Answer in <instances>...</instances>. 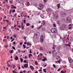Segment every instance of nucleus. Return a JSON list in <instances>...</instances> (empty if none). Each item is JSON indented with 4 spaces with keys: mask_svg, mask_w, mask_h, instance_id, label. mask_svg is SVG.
<instances>
[{
    "mask_svg": "<svg viewBox=\"0 0 73 73\" xmlns=\"http://www.w3.org/2000/svg\"><path fill=\"white\" fill-rule=\"evenodd\" d=\"M50 31L53 33H56L57 32V29L56 28H52L50 30Z\"/></svg>",
    "mask_w": 73,
    "mask_h": 73,
    "instance_id": "nucleus-1",
    "label": "nucleus"
},
{
    "mask_svg": "<svg viewBox=\"0 0 73 73\" xmlns=\"http://www.w3.org/2000/svg\"><path fill=\"white\" fill-rule=\"evenodd\" d=\"M66 25L64 24H63L62 25V27H60V30H62V31H63L64 29V28H66Z\"/></svg>",
    "mask_w": 73,
    "mask_h": 73,
    "instance_id": "nucleus-2",
    "label": "nucleus"
},
{
    "mask_svg": "<svg viewBox=\"0 0 73 73\" xmlns=\"http://www.w3.org/2000/svg\"><path fill=\"white\" fill-rule=\"evenodd\" d=\"M52 55L53 56H57V52H56V50H54L52 52Z\"/></svg>",
    "mask_w": 73,
    "mask_h": 73,
    "instance_id": "nucleus-3",
    "label": "nucleus"
},
{
    "mask_svg": "<svg viewBox=\"0 0 73 73\" xmlns=\"http://www.w3.org/2000/svg\"><path fill=\"white\" fill-rule=\"evenodd\" d=\"M35 35L36 36V38H38L39 37V36H40V34L38 32H36L35 34Z\"/></svg>",
    "mask_w": 73,
    "mask_h": 73,
    "instance_id": "nucleus-4",
    "label": "nucleus"
},
{
    "mask_svg": "<svg viewBox=\"0 0 73 73\" xmlns=\"http://www.w3.org/2000/svg\"><path fill=\"white\" fill-rule=\"evenodd\" d=\"M40 40L41 42H43V41H44V38H43V35H41Z\"/></svg>",
    "mask_w": 73,
    "mask_h": 73,
    "instance_id": "nucleus-5",
    "label": "nucleus"
},
{
    "mask_svg": "<svg viewBox=\"0 0 73 73\" xmlns=\"http://www.w3.org/2000/svg\"><path fill=\"white\" fill-rule=\"evenodd\" d=\"M71 20V19H70V17H68L66 18V21L67 22H68V23H70V20Z\"/></svg>",
    "mask_w": 73,
    "mask_h": 73,
    "instance_id": "nucleus-6",
    "label": "nucleus"
},
{
    "mask_svg": "<svg viewBox=\"0 0 73 73\" xmlns=\"http://www.w3.org/2000/svg\"><path fill=\"white\" fill-rule=\"evenodd\" d=\"M68 59L69 62L70 63L72 62H73V60H72V59L71 58H68Z\"/></svg>",
    "mask_w": 73,
    "mask_h": 73,
    "instance_id": "nucleus-7",
    "label": "nucleus"
},
{
    "mask_svg": "<svg viewBox=\"0 0 73 73\" xmlns=\"http://www.w3.org/2000/svg\"><path fill=\"white\" fill-rule=\"evenodd\" d=\"M54 17L56 19H57L58 17V15H55L54 16Z\"/></svg>",
    "mask_w": 73,
    "mask_h": 73,
    "instance_id": "nucleus-8",
    "label": "nucleus"
},
{
    "mask_svg": "<svg viewBox=\"0 0 73 73\" xmlns=\"http://www.w3.org/2000/svg\"><path fill=\"white\" fill-rule=\"evenodd\" d=\"M39 7L41 8H43L44 7V5L42 4H39Z\"/></svg>",
    "mask_w": 73,
    "mask_h": 73,
    "instance_id": "nucleus-9",
    "label": "nucleus"
},
{
    "mask_svg": "<svg viewBox=\"0 0 73 73\" xmlns=\"http://www.w3.org/2000/svg\"><path fill=\"white\" fill-rule=\"evenodd\" d=\"M28 64H25L24 65V67L25 68H28Z\"/></svg>",
    "mask_w": 73,
    "mask_h": 73,
    "instance_id": "nucleus-10",
    "label": "nucleus"
},
{
    "mask_svg": "<svg viewBox=\"0 0 73 73\" xmlns=\"http://www.w3.org/2000/svg\"><path fill=\"white\" fill-rule=\"evenodd\" d=\"M16 1L17 2V3H21L22 2V0H16Z\"/></svg>",
    "mask_w": 73,
    "mask_h": 73,
    "instance_id": "nucleus-11",
    "label": "nucleus"
},
{
    "mask_svg": "<svg viewBox=\"0 0 73 73\" xmlns=\"http://www.w3.org/2000/svg\"><path fill=\"white\" fill-rule=\"evenodd\" d=\"M62 22L63 23H65V20L64 19H62Z\"/></svg>",
    "mask_w": 73,
    "mask_h": 73,
    "instance_id": "nucleus-12",
    "label": "nucleus"
},
{
    "mask_svg": "<svg viewBox=\"0 0 73 73\" xmlns=\"http://www.w3.org/2000/svg\"><path fill=\"white\" fill-rule=\"evenodd\" d=\"M57 60H60V56H58L56 57Z\"/></svg>",
    "mask_w": 73,
    "mask_h": 73,
    "instance_id": "nucleus-13",
    "label": "nucleus"
},
{
    "mask_svg": "<svg viewBox=\"0 0 73 73\" xmlns=\"http://www.w3.org/2000/svg\"><path fill=\"white\" fill-rule=\"evenodd\" d=\"M15 59L16 60H19V58H18L17 56H16L15 58Z\"/></svg>",
    "mask_w": 73,
    "mask_h": 73,
    "instance_id": "nucleus-14",
    "label": "nucleus"
},
{
    "mask_svg": "<svg viewBox=\"0 0 73 73\" xmlns=\"http://www.w3.org/2000/svg\"><path fill=\"white\" fill-rule=\"evenodd\" d=\"M41 30L42 32H44L45 30V29L44 28H43L41 29Z\"/></svg>",
    "mask_w": 73,
    "mask_h": 73,
    "instance_id": "nucleus-15",
    "label": "nucleus"
},
{
    "mask_svg": "<svg viewBox=\"0 0 73 73\" xmlns=\"http://www.w3.org/2000/svg\"><path fill=\"white\" fill-rule=\"evenodd\" d=\"M61 13L62 15H65V13L64 12H61Z\"/></svg>",
    "mask_w": 73,
    "mask_h": 73,
    "instance_id": "nucleus-16",
    "label": "nucleus"
},
{
    "mask_svg": "<svg viewBox=\"0 0 73 73\" xmlns=\"http://www.w3.org/2000/svg\"><path fill=\"white\" fill-rule=\"evenodd\" d=\"M30 68L31 69L33 70H34V68L33 67V66H30Z\"/></svg>",
    "mask_w": 73,
    "mask_h": 73,
    "instance_id": "nucleus-17",
    "label": "nucleus"
},
{
    "mask_svg": "<svg viewBox=\"0 0 73 73\" xmlns=\"http://www.w3.org/2000/svg\"><path fill=\"white\" fill-rule=\"evenodd\" d=\"M20 60L21 62H23V58H20Z\"/></svg>",
    "mask_w": 73,
    "mask_h": 73,
    "instance_id": "nucleus-18",
    "label": "nucleus"
},
{
    "mask_svg": "<svg viewBox=\"0 0 73 73\" xmlns=\"http://www.w3.org/2000/svg\"><path fill=\"white\" fill-rule=\"evenodd\" d=\"M46 60H47V59L46 58L42 59V60L43 61H46Z\"/></svg>",
    "mask_w": 73,
    "mask_h": 73,
    "instance_id": "nucleus-19",
    "label": "nucleus"
},
{
    "mask_svg": "<svg viewBox=\"0 0 73 73\" xmlns=\"http://www.w3.org/2000/svg\"><path fill=\"white\" fill-rule=\"evenodd\" d=\"M66 72V70H65L64 71L62 70L61 71V73H65Z\"/></svg>",
    "mask_w": 73,
    "mask_h": 73,
    "instance_id": "nucleus-20",
    "label": "nucleus"
},
{
    "mask_svg": "<svg viewBox=\"0 0 73 73\" xmlns=\"http://www.w3.org/2000/svg\"><path fill=\"white\" fill-rule=\"evenodd\" d=\"M23 62L24 63H28V62H27V60H25L23 61Z\"/></svg>",
    "mask_w": 73,
    "mask_h": 73,
    "instance_id": "nucleus-21",
    "label": "nucleus"
},
{
    "mask_svg": "<svg viewBox=\"0 0 73 73\" xmlns=\"http://www.w3.org/2000/svg\"><path fill=\"white\" fill-rule=\"evenodd\" d=\"M48 11L49 12H51V9L49 8H48Z\"/></svg>",
    "mask_w": 73,
    "mask_h": 73,
    "instance_id": "nucleus-22",
    "label": "nucleus"
},
{
    "mask_svg": "<svg viewBox=\"0 0 73 73\" xmlns=\"http://www.w3.org/2000/svg\"><path fill=\"white\" fill-rule=\"evenodd\" d=\"M60 3H59L57 5V6H58V9H59V8H60Z\"/></svg>",
    "mask_w": 73,
    "mask_h": 73,
    "instance_id": "nucleus-23",
    "label": "nucleus"
},
{
    "mask_svg": "<svg viewBox=\"0 0 73 73\" xmlns=\"http://www.w3.org/2000/svg\"><path fill=\"white\" fill-rule=\"evenodd\" d=\"M65 45L66 46H70V44H65Z\"/></svg>",
    "mask_w": 73,
    "mask_h": 73,
    "instance_id": "nucleus-24",
    "label": "nucleus"
},
{
    "mask_svg": "<svg viewBox=\"0 0 73 73\" xmlns=\"http://www.w3.org/2000/svg\"><path fill=\"white\" fill-rule=\"evenodd\" d=\"M27 27H28L29 25H30V24L29 23H27L26 24Z\"/></svg>",
    "mask_w": 73,
    "mask_h": 73,
    "instance_id": "nucleus-25",
    "label": "nucleus"
},
{
    "mask_svg": "<svg viewBox=\"0 0 73 73\" xmlns=\"http://www.w3.org/2000/svg\"><path fill=\"white\" fill-rule=\"evenodd\" d=\"M41 27H42V25L40 26L38 28V30H39V29H40V28H41Z\"/></svg>",
    "mask_w": 73,
    "mask_h": 73,
    "instance_id": "nucleus-26",
    "label": "nucleus"
},
{
    "mask_svg": "<svg viewBox=\"0 0 73 73\" xmlns=\"http://www.w3.org/2000/svg\"><path fill=\"white\" fill-rule=\"evenodd\" d=\"M12 48L13 49H14V50H16V48H15V46H13Z\"/></svg>",
    "mask_w": 73,
    "mask_h": 73,
    "instance_id": "nucleus-27",
    "label": "nucleus"
},
{
    "mask_svg": "<svg viewBox=\"0 0 73 73\" xmlns=\"http://www.w3.org/2000/svg\"><path fill=\"white\" fill-rule=\"evenodd\" d=\"M43 71L44 72H46V71H45V70H46V69H43Z\"/></svg>",
    "mask_w": 73,
    "mask_h": 73,
    "instance_id": "nucleus-28",
    "label": "nucleus"
},
{
    "mask_svg": "<svg viewBox=\"0 0 73 73\" xmlns=\"http://www.w3.org/2000/svg\"><path fill=\"white\" fill-rule=\"evenodd\" d=\"M10 54H12V53H13V50H12L10 51Z\"/></svg>",
    "mask_w": 73,
    "mask_h": 73,
    "instance_id": "nucleus-29",
    "label": "nucleus"
},
{
    "mask_svg": "<svg viewBox=\"0 0 73 73\" xmlns=\"http://www.w3.org/2000/svg\"><path fill=\"white\" fill-rule=\"evenodd\" d=\"M12 10L10 9V11L9 12V14H11V13L12 12Z\"/></svg>",
    "mask_w": 73,
    "mask_h": 73,
    "instance_id": "nucleus-30",
    "label": "nucleus"
},
{
    "mask_svg": "<svg viewBox=\"0 0 73 73\" xmlns=\"http://www.w3.org/2000/svg\"><path fill=\"white\" fill-rule=\"evenodd\" d=\"M27 44H28V45H32V44H31V43H29V42H27Z\"/></svg>",
    "mask_w": 73,
    "mask_h": 73,
    "instance_id": "nucleus-31",
    "label": "nucleus"
},
{
    "mask_svg": "<svg viewBox=\"0 0 73 73\" xmlns=\"http://www.w3.org/2000/svg\"><path fill=\"white\" fill-rule=\"evenodd\" d=\"M16 6H14L11 8V9H13V8H14L15 9H16Z\"/></svg>",
    "mask_w": 73,
    "mask_h": 73,
    "instance_id": "nucleus-32",
    "label": "nucleus"
},
{
    "mask_svg": "<svg viewBox=\"0 0 73 73\" xmlns=\"http://www.w3.org/2000/svg\"><path fill=\"white\" fill-rule=\"evenodd\" d=\"M23 46L24 47V49H25V48H26V46H25V44H24Z\"/></svg>",
    "mask_w": 73,
    "mask_h": 73,
    "instance_id": "nucleus-33",
    "label": "nucleus"
},
{
    "mask_svg": "<svg viewBox=\"0 0 73 73\" xmlns=\"http://www.w3.org/2000/svg\"><path fill=\"white\" fill-rule=\"evenodd\" d=\"M5 47L6 48H8V45H5Z\"/></svg>",
    "mask_w": 73,
    "mask_h": 73,
    "instance_id": "nucleus-34",
    "label": "nucleus"
},
{
    "mask_svg": "<svg viewBox=\"0 0 73 73\" xmlns=\"http://www.w3.org/2000/svg\"><path fill=\"white\" fill-rule=\"evenodd\" d=\"M13 12H15V10H13L12 11V13H13Z\"/></svg>",
    "mask_w": 73,
    "mask_h": 73,
    "instance_id": "nucleus-35",
    "label": "nucleus"
},
{
    "mask_svg": "<svg viewBox=\"0 0 73 73\" xmlns=\"http://www.w3.org/2000/svg\"><path fill=\"white\" fill-rule=\"evenodd\" d=\"M58 62L59 64H60V63L61 62V61H60V60H59L58 61Z\"/></svg>",
    "mask_w": 73,
    "mask_h": 73,
    "instance_id": "nucleus-36",
    "label": "nucleus"
},
{
    "mask_svg": "<svg viewBox=\"0 0 73 73\" xmlns=\"http://www.w3.org/2000/svg\"><path fill=\"white\" fill-rule=\"evenodd\" d=\"M35 64L36 65H37V61H36L35 62Z\"/></svg>",
    "mask_w": 73,
    "mask_h": 73,
    "instance_id": "nucleus-37",
    "label": "nucleus"
},
{
    "mask_svg": "<svg viewBox=\"0 0 73 73\" xmlns=\"http://www.w3.org/2000/svg\"><path fill=\"white\" fill-rule=\"evenodd\" d=\"M27 5H29L30 4V3L29 2H27Z\"/></svg>",
    "mask_w": 73,
    "mask_h": 73,
    "instance_id": "nucleus-38",
    "label": "nucleus"
},
{
    "mask_svg": "<svg viewBox=\"0 0 73 73\" xmlns=\"http://www.w3.org/2000/svg\"><path fill=\"white\" fill-rule=\"evenodd\" d=\"M40 50H43V48H42V47H40Z\"/></svg>",
    "mask_w": 73,
    "mask_h": 73,
    "instance_id": "nucleus-39",
    "label": "nucleus"
},
{
    "mask_svg": "<svg viewBox=\"0 0 73 73\" xmlns=\"http://www.w3.org/2000/svg\"><path fill=\"white\" fill-rule=\"evenodd\" d=\"M40 17H44V16H43V15L42 14H41L40 15Z\"/></svg>",
    "mask_w": 73,
    "mask_h": 73,
    "instance_id": "nucleus-40",
    "label": "nucleus"
},
{
    "mask_svg": "<svg viewBox=\"0 0 73 73\" xmlns=\"http://www.w3.org/2000/svg\"><path fill=\"white\" fill-rule=\"evenodd\" d=\"M13 73H16V71H15L14 70H13Z\"/></svg>",
    "mask_w": 73,
    "mask_h": 73,
    "instance_id": "nucleus-41",
    "label": "nucleus"
},
{
    "mask_svg": "<svg viewBox=\"0 0 73 73\" xmlns=\"http://www.w3.org/2000/svg\"><path fill=\"white\" fill-rule=\"evenodd\" d=\"M14 40H15V39H14V38H13L12 40H11V42H12Z\"/></svg>",
    "mask_w": 73,
    "mask_h": 73,
    "instance_id": "nucleus-42",
    "label": "nucleus"
},
{
    "mask_svg": "<svg viewBox=\"0 0 73 73\" xmlns=\"http://www.w3.org/2000/svg\"><path fill=\"white\" fill-rule=\"evenodd\" d=\"M61 68H59V69L58 70V72H59V71H60L61 70Z\"/></svg>",
    "mask_w": 73,
    "mask_h": 73,
    "instance_id": "nucleus-43",
    "label": "nucleus"
},
{
    "mask_svg": "<svg viewBox=\"0 0 73 73\" xmlns=\"http://www.w3.org/2000/svg\"><path fill=\"white\" fill-rule=\"evenodd\" d=\"M53 66L54 68H56V66L55 65V64L53 65Z\"/></svg>",
    "mask_w": 73,
    "mask_h": 73,
    "instance_id": "nucleus-44",
    "label": "nucleus"
},
{
    "mask_svg": "<svg viewBox=\"0 0 73 73\" xmlns=\"http://www.w3.org/2000/svg\"><path fill=\"white\" fill-rule=\"evenodd\" d=\"M21 28L22 29H24V26H21Z\"/></svg>",
    "mask_w": 73,
    "mask_h": 73,
    "instance_id": "nucleus-45",
    "label": "nucleus"
},
{
    "mask_svg": "<svg viewBox=\"0 0 73 73\" xmlns=\"http://www.w3.org/2000/svg\"><path fill=\"white\" fill-rule=\"evenodd\" d=\"M7 66H8L9 67L11 66V65L9 64V63L7 64Z\"/></svg>",
    "mask_w": 73,
    "mask_h": 73,
    "instance_id": "nucleus-46",
    "label": "nucleus"
},
{
    "mask_svg": "<svg viewBox=\"0 0 73 73\" xmlns=\"http://www.w3.org/2000/svg\"><path fill=\"white\" fill-rule=\"evenodd\" d=\"M18 27H19V28H21V25L20 26V25H18Z\"/></svg>",
    "mask_w": 73,
    "mask_h": 73,
    "instance_id": "nucleus-47",
    "label": "nucleus"
},
{
    "mask_svg": "<svg viewBox=\"0 0 73 73\" xmlns=\"http://www.w3.org/2000/svg\"><path fill=\"white\" fill-rule=\"evenodd\" d=\"M29 53H32V51L31 50V49H30Z\"/></svg>",
    "mask_w": 73,
    "mask_h": 73,
    "instance_id": "nucleus-48",
    "label": "nucleus"
},
{
    "mask_svg": "<svg viewBox=\"0 0 73 73\" xmlns=\"http://www.w3.org/2000/svg\"><path fill=\"white\" fill-rule=\"evenodd\" d=\"M17 48H21V47H20L19 46H17Z\"/></svg>",
    "mask_w": 73,
    "mask_h": 73,
    "instance_id": "nucleus-49",
    "label": "nucleus"
},
{
    "mask_svg": "<svg viewBox=\"0 0 73 73\" xmlns=\"http://www.w3.org/2000/svg\"><path fill=\"white\" fill-rule=\"evenodd\" d=\"M6 21V22H7V23H8V22H9V21H8V20L7 19Z\"/></svg>",
    "mask_w": 73,
    "mask_h": 73,
    "instance_id": "nucleus-50",
    "label": "nucleus"
},
{
    "mask_svg": "<svg viewBox=\"0 0 73 73\" xmlns=\"http://www.w3.org/2000/svg\"><path fill=\"white\" fill-rule=\"evenodd\" d=\"M53 26L54 27H56V24H54L53 25Z\"/></svg>",
    "mask_w": 73,
    "mask_h": 73,
    "instance_id": "nucleus-51",
    "label": "nucleus"
},
{
    "mask_svg": "<svg viewBox=\"0 0 73 73\" xmlns=\"http://www.w3.org/2000/svg\"><path fill=\"white\" fill-rule=\"evenodd\" d=\"M3 28L4 29H6L7 28V27H5Z\"/></svg>",
    "mask_w": 73,
    "mask_h": 73,
    "instance_id": "nucleus-52",
    "label": "nucleus"
},
{
    "mask_svg": "<svg viewBox=\"0 0 73 73\" xmlns=\"http://www.w3.org/2000/svg\"><path fill=\"white\" fill-rule=\"evenodd\" d=\"M14 36H15V38H16V37H17V36H16V35L15 34L14 35Z\"/></svg>",
    "mask_w": 73,
    "mask_h": 73,
    "instance_id": "nucleus-53",
    "label": "nucleus"
},
{
    "mask_svg": "<svg viewBox=\"0 0 73 73\" xmlns=\"http://www.w3.org/2000/svg\"><path fill=\"white\" fill-rule=\"evenodd\" d=\"M32 56V54H29V56Z\"/></svg>",
    "mask_w": 73,
    "mask_h": 73,
    "instance_id": "nucleus-54",
    "label": "nucleus"
},
{
    "mask_svg": "<svg viewBox=\"0 0 73 73\" xmlns=\"http://www.w3.org/2000/svg\"><path fill=\"white\" fill-rule=\"evenodd\" d=\"M22 44H23V43L22 42H21L20 43V44L21 45H22Z\"/></svg>",
    "mask_w": 73,
    "mask_h": 73,
    "instance_id": "nucleus-55",
    "label": "nucleus"
},
{
    "mask_svg": "<svg viewBox=\"0 0 73 73\" xmlns=\"http://www.w3.org/2000/svg\"><path fill=\"white\" fill-rule=\"evenodd\" d=\"M16 15H17V13H15V15L14 16H15V17H16Z\"/></svg>",
    "mask_w": 73,
    "mask_h": 73,
    "instance_id": "nucleus-56",
    "label": "nucleus"
},
{
    "mask_svg": "<svg viewBox=\"0 0 73 73\" xmlns=\"http://www.w3.org/2000/svg\"><path fill=\"white\" fill-rule=\"evenodd\" d=\"M23 22H22V24H21V26H23Z\"/></svg>",
    "mask_w": 73,
    "mask_h": 73,
    "instance_id": "nucleus-57",
    "label": "nucleus"
},
{
    "mask_svg": "<svg viewBox=\"0 0 73 73\" xmlns=\"http://www.w3.org/2000/svg\"><path fill=\"white\" fill-rule=\"evenodd\" d=\"M25 59H27V56H25Z\"/></svg>",
    "mask_w": 73,
    "mask_h": 73,
    "instance_id": "nucleus-58",
    "label": "nucleus"
},
{
    "mask_svg": "<svg viewBox=\"0 0 73 73\" xmlns=\"http://www.w3.org/2000/svg\"><path fill=\"white\" fill-rule=\"evenodd\" d=\"M15 68V65H14L13 66V68Z\"/></svg>",
    "mask_w": 73,
    "mask_h": 73,
    "instance_id": "nucleus-59",
    "label": "nucleus"
},
{
    "mask_svg": "<svg viewBox=\"0 0 73 73\" xmlns=\"http://www.w3.org/2000/svg\"><path fill=\"white\" fill-rule=\"evenodd\" d=\"M40 71H42V70L40 69L38 70L39 72H40Z\"/></svg>",
    "mask_w": 73,
    "mask_h": 73,
    "instance_id": "nucleus-60",
    "label": "nucleus"
},
{
    "mask_svg": "<svg viewBox=\"0 0 73 73\" xmlns=\"http://www.w3.org/2000/svg\"><path fill=\"white\" fill-rule=\"evenodd\" d=\"M34 28V26H33V25L32 27V29H33V28Z\"/></svg>",
    "mask_w": 73,
    "mask_h": 73,
    "instance_id": "nucleus-61",
    "label": "nucleus"
},
{
    "mask_svg": "<svg viewBox=\"0 0 73 73\" xmlns=\"http://www.w3.org/2000/svg\"><path fill=\"white\" fill-rule=\"evenodd\" d=\"M13 44H16V42H13Z\"/></svg>",
    "mask_w": 73,
    "mask_h": 73,
    "instance_id": "nucleus-62",
    "label": "nucleus"
},
{
    "mask_svg": "<svg viewBox=\"0 0 73 73\" xmlns=\"http://www.w3.org/2000/svg\"><path fill=\"white\" fill-rule=\"evenodd\" d=\"M12 21H14V18H12Z\"/></svg>",
    "mask_w": 73,
    "mask_h": 73,
    "instance_id": "nucleus-63",
    "label": "nucleus"
},
{
    "mask_svg": "<svg viewBox=\"0 0 73 73\" xmlns=\"http://www.w3.org/2000/svg\"><path fill=\"white\" fill-rule=\"evenodd\" d=\"M24 44H27V42H24Z\"/></svg>",
    "mask_w": 73,
    "mask_h": 73,
    "instance_id": "nucleus-64",
    "label": "nucleus"
}]
</instances>
